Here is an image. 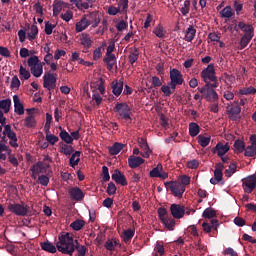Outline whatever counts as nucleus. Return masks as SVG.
<instances>
[{
	"mask_svg": "<svg viewBox=\"0 0 256 256\" xmlns=\"http://www.w3.org/2000/svg\"><path fill=\"white\" fill-rule=\"evenodd\" d=\"M57 250L64 255L73 256L75 249L78 251V255H85L87 253V247L85 245L75 246V240L73 234L65 233L58 237L56 244Z\"/></svg>",
	"mask_w": 256,
	"mask_h": 256,
	"instance_id": "1",
	"label": "nucleus"
},
{
	"mask_svg": "<svg viewBox=\"0 0 256 256\" xmlns=\"http://www.w3.org/2000/svg\"><path fill=\"white\" fill-rule=\"evenodd\" d=\"M217 87H219V83H208L202 88H198V91L201 93L202 99H206L209 103H216L219 101V94L215 91Z\"/></svg>",
	"mask_w": 256,
	"mask_h": 256,
	"instance_id": "2",
	"label": "nucleus"
},
{
	"mask_svg": "<svg viewBox=\"0 0 256 256\" xmlns=\"http://www.w3.org/2000/svg\"><path fill=\"white\" fill-rule=\"evenodd\" d=\"M114 113L118 115L119 119H123L124 121H132L131 115V107L125 102H117L113 108Z\"/></svg>",
	"mask_w": 256,
	"mask_h": 256,
	"instance_id": "3",
	"label": "nucleus"
},
{
	"mask_svg": "<svg viewBox=\"0 0 256 256\" xmlns=\"http://www.w3.org/2000/svg\"><path fill=\"white\" fill-rule=\"evenodd\" d=\"M200 76L203 79L205 85L208 83H219L217 81V76L215 75V66L213 64H209L207 68H205L200 73Z\"/></svg>",
	"mask_w": 256,
	"mask_h": 256,
	"instance_id": "4",
	"label": "nucleus"
},
{
	"mask_svg": "<svg viewBox=\"0 0 256 256\" xmlns=\"http://www.w3.org/2000/svg\"><path fill=\"white\" fill-rule=\"evenodd\" d=\"M7 209L10 213L17 215L18 217H26L29 213V206H24L18 203H9Z\"/></svg>",
	"mask_w": 256,
	"mask_h": 256,
	"instance_id": "5",
	"label": "nucleus"
},
{
	"mask_svg": "<svg viewBox=\"0 0 256 256\" xmlns=\"http://www.w3.org/2000/svg\"><path fill=\"white\" fill-rule=\"evenodd\" d=\"M226 113L231 121H237L239 119L238 116L241 113V106H239V102L234 101L228 104L226 107Z\"/></svg>",
	"mask_w": 256,
	"mask_h": 256,
	"instance_id": "6",
	"label": "nucleus"
},
{
	"mask_svg": "<svg viewBox=\"0 0 256 256\" xmlns=\"http://www.w3.org/2000/svg\"><path fill=\"white\" fill-rule=\"evenodd\" d=\"M57 87V77L51 72H47L43 76V88L48 91H53Z\"/></svg>",
	"mask_w": 256,
	"mask_h": 256,
	"instance_id": "7",
	"label": "nucleus"
},
{
	"mask_svg": "<svg viewBox=\"0 0 256 256\" xmlns=\"http://www.w3.org/2000/svg\"><path fill=\"white\" fill-rule=\"evenodd\" d=\"M68 195L71 201H76V203H81L85 199V193L77 186L69 188Z\"/></svg>",
	"mask_w": 256,
	"mask_h": 256,
	"instance_id": "8",
	"label": "nucleus"
},
{
	"mask_svg": "<svg viewBox=\"0 0 256 256\" xmlns=\"http://www.w3.org/2000/svg\"><path fill=\"white\" fill-rule=\"evenodd\" d=\"M242 187L245 193H253L256 187V175H250L242 179Z\"/></svg>",
	"mask_w": 256,
	"mask_h": 256,
	"instance_id": "9",
	"label": "nucleus"
},
{
	"mask_svg": "<svg viewBox=\"0 0 256 256\" xmlns=\"http://www.w3.org/2000/svg\"><path fill=\"white\" fill-rule=\"evenodd\" d=\"M3 135H6V137L10 139L9 145L11 147H14V149H17V147H19V144L17 143V134L13 130H11V125L7 124L6 126H4Z\"/></svg>",
	"mask_w": 256,
	"mask_h": 256,
	"instance_id": "10",
	"label": "nucleus"
},
{
	"mask_svg": "<svg viewBox=\"0 0 256 256\" xmlns=\"http://www.w3.org/2000/svg\"><path fill=\"white\" fill-rule=\"evenodd\" d=\"M168 185L174 197H178V199L183 197V194L185 193V186L178 184L177 182H168Z\"/></svg>",
	"mask_w": 256,
	"mask_h": 256,
	"instance_id": "11",
	"label": "nucleus"
},
{
	"mask_svg": "<svg viewBox=\"0 0 256 256\" xmlns=\"http://www.w3.org/2000/svg\"><path fill=\"white\" fill-rule=\"evenodd\" d=\"M170 213L174 219H183L185 216V207L179 204H172L170 206Z\"/></svg>",
	"mask_w": 256,
	"mask_h": 256,
	"instance_id": "12",
	"label": "nucleus"
},
{
	"mask_svg": "<svg viewBox=\"0 0 256 256\" xmlns=\"http://www.w3.org/2000/svg\"><path fill=\"white\" fill-rule=\"evenodd\" d=\"M138 145L142 149V152L140 153V155L142 157H144L145 159H149V157L151 156V153H153V151L151 150V148H149V144L147 143V139L140 138L138 140Z\"/></svg>",
	"mask_w": 256,
	"mask_h": 256,
	"instance_id": "13",
	"label": "nucleus"
},
{
	"mask_svg": "<svg viewBox=\"0 0 256 256\" xmlns=\"http://www.w3.org/2000/svg\"><path fill=\"white\" fill-rule=\"evenodd\" d=\"M35 108L27 109L28 117L24 119V125L28 129H33V127L37 126V120H35V116H33V112Z\"/></svg>",
	"mask_w": 256,
	"mask_h": 256,
	"instance_id": "14",
	"label": "nucleus"
},
{
	"mask_svg": "<svg viewBox=\"0 0 256 256\" xmlns=\"http://www.w3.org/2000/svg\"><path fill=\"white\" fill-rule=\"evenodd\" d=\"M112 180L117 183V185H122V187H126L127 185V178L119 169L114 170V173L112 174Z\"/></svg>",
	"mask_w": 256,
	"mask_h": 256,
	"instance_id": "15",
	"label": "nucleus"
},
{
	"mask_svg": "<svg viewBox=\"0 0 256 256\" xmlns=\"http://www.w3.org/2000/svg\"><path fill=\"white\" fill-rule=\"evenodd\" d=\"M238 29H240L244 33V36L255 37V28H253L251 24L239 22Z\"/></svg>",
	"mask_w": 256,
	"mask_h": 256,
	"instance_id": "16",
	"label": "nucleus"
},
{
	"mask_svg": "<svg viewBox=\"0 0 256 256\" xmlns=\"http://www.w3.org/2000/svg\"><path fill=\"white\" fill-rule=\"evenodd\" d=\"M229 144L223 145V143L219 142L216 146L212 149V153H216L218 157H223L226 153H229Z\"/></svg>",
	"mask_w": 256,
	"mask_h": 256,
	"instance_id": "17",
	"label": "nucleus"
},
{
	"mask_svg": "<svg viewBox=\"0 0 256 256\" xmlns=\"http://www.w3.org/2000/svg\"><path fill=\"white\" fill-rule=\"evenodd\" d=\"M170 81L183 85L185 80L183 79V74H181V71L174 68L170 70Z\"/></svg>",
	"mask_w": 256,
	"mask_h": 256,
	"instance_id": "18",
	"label": "nucleus"
},
{
	"mask_svg": "<svg viewBox=\"0 0 256 256\" xmlns=\"http://www.w3.org/2000/svg\"><path fill=\"white\" fill-rule=\"evenodd\" d=\"M145 163V159L139 156H130L128 158V165L130 169H137V167H141Z\"/></svg>",
	"mask_w": 256,
	"mask_h": 256,
	"instance_id": "19",
	"label": "nucleus"
},
{
	"mask_svg": "<svg viewBox=\"0 0 256 256\" xmlns=\"http://www.w3.org/2000/svg\"><path fill=\"white\" fill-rule=\"evenodd\" d=\"M13 101H14V112L17 115H25V107L23 106V103H21V99H19V95H14Z\"/></svg>",
	"mask_w": 256,
	"mask_h": 256,
	"instance_id": "20",
	"label": "nucleus"
},
{
	"mask_svg": "<svg viewBox=\"0 0 256 256\" xmlns=\"http://www.w3.org/2000/svg\"><path fill=\"white\" fill-rule=\"evenodd\" d=\"M80 43L84 47L83 53H87V49H91V45H93V41L91 40V36H89V34H87V33H82L81 34Z\"/></svg>",
	"mask_w": 256,
	"mask_h": 256,
	"instance_id": "21",
	"label": "nucleus"
},
{
	"mask_svg": "<svg viewBox=\"0 0 256 256\" xmlns=\"http://www.w3.org/2000/svg\"><path fill=\"white\" fill-rule=\"evenodd\" d=\"M112 92L115 97H119L123 93V80H114L111 84Z\"/></svg>",
	"mask_w": 256,
	"mask_h": 256,
	"instance_id": "22",
	"label": "nucleus"
},
{
	"mask_svg": "<svg viewBox=\"0 0 256 256\" xmlns=\"http://www.w3.org/2000/svg\"><path fill=\"white\" fill-rule=\"evenodd\" d=\"M11 148L5 143L0 142V161H7V155H11Z\"/></svg>",
	"mask_w": 256,
	"mask_h": 256,
	"instance_id": "23",
	"label": "nucleus"
},
{
	"mask_svg": "<svg viewBox=\"0 0 256 256\" xmlns=\"http://www.w3.org/2000/svg\"><path fill=\"white\" fill-rule=\"evenodd\" d=\"M195 35H197V30L194 25H190L185 31L184 40H186L187 43H191V41L195 39Z\"/></svg>",
	"mask_w": 256,
	"mask_h": 256,
	"instance_id": "24",
	"label": "nucleus"
},
{
	"mask_svg": "<svg viewBox=\"0 0 256 256\" xmlns=\"http://www.w3.org/2000/svg\"><path fill=\"white\" fill-rule=\"evenodd\" d=\"M210 223L211 224L204 222L202 224L203 231L205 233H209L211 231V229H214V231H217V228L219 227V220H217V219L210 220Z\"/></svg>",
	"mask_w": 256,
	"mask_h": 256,
	"instance_id": "25",
	"label": "nucleus"
},
{
	"mask_svg": "<svg viewBox=\"0 0 256 256\" xmlns=\"http://www.w3.org/2000/svg\"><path fill=\"white\" fill-rule=\"evenodd\" d=\"M91 25V21L87 19V17H82V19L76 23V33H81L82 31H85L87 27Z\"/></svg>",
	"mask_w": 256,
	"mask_h": 256,
	"instance_id": "26",
	"label": "nucleus"
},
{
	"mask_svg": "<svg viewBox=\"0 0 256 256\" xmlns=\"http://www.w3.org/2000/svg\"><path fill=\"white\" fill-rule=\"evenodd\" d=\"M40 247L42 251H46L47 253H57V246L53 245V243L49 242H41Z\"/></svg>",
	"mask_w": 256,
	"mask_h": 256,
	"instance_id": "27",
	"label": "nucleus"
},
{
	"mask_svg": "<svg viewBox=\"0 0 256 256\" xmlns=\"http://www.w3.org/2000/svg\"><path fill=\"white\" fill-rule=\"evenodd\" d=\"M60 129V138L62 139V141H64V143H66L67 145H71L73 143V137H71V135L67 132V130L63 129V127H59Z\"/></svg>",
	"mask_w": 256,
	"mask_h": 256,
	"instance_id": "28",
	"label": "nucleus"
},
{
	"mask_svg": "<svg viewBox=\"0 0 256 256\" xmlns=\"http://www.w3.org/2000/svg\"><path fill=\"white\" fill-rule=\"evenodd\" d=\"M32 167H34V169H36L40 173H47V170L49 169V167H51V165H49V163L47 162L39 161L32 165Z\"/></svg>",
	"mask_w": 256,
	"mask_h": 256,
	"instance_id": "29",
	"label": "nucleus"
},
{
	"mask_svg": "<svg viewBox=\"0 0 256 256\" xmlns=\"http://www.w3.org/2000/svg\"><path fill=\"white\" fill-rule=\"evenodd\" d=\"M123 147H125L124 144H121L119 142H115L110 148L109 153L110 155H119L121 151H123Z\"/></svg>",
	"mask_w": 256,
	"mask_h": 256,
	"instance_id": "30",
	"label": "nucleus"
},
{
	"mask_svg": "<svg viewBox=\"0 0 256 256\" xmlns=\"http://www.w3.org/2000/svg\"><path fill=\"white\" fill-rule=\"evenodd\" d=\"M162 225L168 229V231H174L175 230V220L171 217L164 218L161 220Z\"/></svg>",
	"mask_w": 256,
	"mask_h": 256,
	"instance_id": "31",
	"label": "nucleus"
},
{
	"mask_svg": "<svg viewBox=\"0 0 256 256\" xmlns=\"http://www.w3.org/2000/svg\"><path fill=\"white\" fill-rule=\"evenodd\" d=\"M201 128L199 127V124L195 122H191L189 124V135L190 137H197L198 134L200 133Z\"/></svg>",
	"mask_w": 256,
	"mask_h": 256,
	"instance_id": "32",
	"label": "nucleus"
},
{
	"mask_svg": "<svg viewBox=\"0 0 256 256\" xmlns=\"http://www.w3.org/2000/svg\"><path fill=\"white\" fill-rule=\"evenodd\" d=\"M80 157H81L80 151H76L75 153H73L69 160L70 167H73V168L77 167V165H79V161H81Z\"/></svg>",
	"mask_w": 256,
	"mask_h": 256,
	"instance_id": "33",
	"label": "nucleus"
},
{
	"mask_svg": "<svg viewBox=\"0 0 256 256\" xmlns=\"http://www.w3.org/2000/svg\"><path fill=\"white\" fill-rule=\"evenodd\" d=\"M37 35H39V28L37 25L33 24L30 27V32L27 34V39L29 41H35V39H37Z\"/></svg>",
	"mask_w": 256,
	"mask_h": 256,
	"instance_id": "34",
	"label": "nucleus"
},
{
	"mask_svg": "<svg viewBox=\"0 0 256 256\" xmlns=\"http://www.w3.org/2000/svg\"><path fill=\"white\" fill-rule=\"evenodd\" d=\"M43 65H45V63H40L30 68V71L34 77H41V75H43Z\"/></svg>",
	"mask_w": 256,
	"mask_h": 256,
	"instance_id": "35",
	"label": "nucleus"
},
{
	"mask_svg": "<svg viewBox=\"0 0 256 256\" xmlns=\"http://www.w3.org/2000/svg\"><path fill=\"white\" fill-rule=\"evenodd\" d=\"M253 39V36H245L243 35L240 39L239 42V49L243 50L247 47V45H249V43H251V40Z\"/></svg>",
	"mask_w": 256,
	"mask_h": 256,
	"instance_id": "36",
	"label": "nucleus"
},
{
	"mask_svg": "<svg viewBox=\"0 0 256 256\" xmlns=\"http://www.w3.org/2000/svg\"><path fill=\"white\" fill-rule=\"evenodd\" d=\"M220 15L224 19H231V17L234 15L233 8H231V6H226L223 10L220 11Z\"/></svg>",
	"mask_w": 256,
	"mask_h": 256,
	"instance_id": "37",
	"label": "nucleus"
},
{
	"mask_svg": "<svg viewBox=\"0 0 256 256\" xmlns=\"http://www.w3.org/2000/svg\"><path fill=\"white\" fill-rule=\"evenodd\" d=\"M0 109H3L4 113L11 111V99L7 98L0 101Z\"/></svg>",
	"mask_w": 256,
	"mask_h": 256,
	"instance_id": "38",
	"label": "nucleus"
},
{
	"mask_svg": "<svg viewBox=\"0 0 256 256\" xmlns=\"http://www.w3.org/2000/svg\"><path fill=\"white\" fill-rule=\"evenodd\" d=\"M233 147L236 153H243V151H245V142H243V140L238 139L234 142Z\"/></svg>",
	"mask_w": 256,
	"mask_h": 256,
	"instance_id": "39",
	"label": "nucleus"
},
{
	"mask_svg": "<svg viewBox=\"0 0 256 256\" xmlns=\"http://www.w3.org/2000/svg\"><path fill=\"white\" fill-rule=\"evenodd\" d=\"M122 237L125 243H129L133 239V237H135V231L127 229L126 231L123 232Z\"/></svg>",
	"mask_w": 256,
	"mask_h": 256,
	"instance_id": "40",
	"label": "nucleus"
},
{
	"mask_svg": "<svg viewBox=\"0 0 256 256\" xmlns=\"http://www.w3.org/2000/svg\"><path fill=\"white\" fill-rule=\"evenodd\" d=\"M256 93V88L253 86H249L247 88H241L238 91V95H255Z\"/></svg>",
	"mask_w": 256,
	"mask_h": 256,
	"instance_id": "41",
	"label": "nucleus"
},
{
	"mask_svg": "<svg viewBox=\"0 0 256 256\" xmlns=\"http://www.w3.org/2000/svg\"><path fill=\"white\" fill-rule=\"evenodd\" d=\"M70 227L74 230V231H81L82 227H85V221L77 219L74 222H72L70 224Z\"/></svg>",
	"mask_w": 256,
	"mask_h": 256,
	"instance_id": "42",
	"label": "nucleus"
},
{
	"mask_svg": "<svg viewBox=\"0 0 256 256\" xmlns=\"http://www.w3.org/2000/svg\"><path fill=\"white\" fill-rule=\"evenodd\" d=\"M198 143L201 147H207L209 143H211V136H203L199 135L198 136Z\"/></svg>",
	"mask_w": 256,
	"mask_h": 256,
	"instance_id": "43",
	"label": "nucleus"
},
{
	"mask_svg": "<svg viewBox=\"0 0 256 256\" xmlns=\"http://www.w3.org/2000/svg\"><path fill=\"white\" fill-rule=\"evenodd\" d=\"M234 173H237V164L231 163V164L229 165L228 169H226V170L224 171V175H225V177L229 178V177H232V175H233Z\"/></svg>",
	"mask_w": 256,
	"mask_h": 256,
	"instance_id": "44",
	"label": "nucleus"
},
{
	"mask_svg": "<svg viewBox=\"0 0 256 256\" xmlns=\"http://www.w3.org/2000/svg\"><path fill=\"white\" fill-rule=\"evenodd\" d=\"M217 212L213 210V208H206L202 214V217L204 219H213V217H216Z\"/></svg>",
	"mask_w": 256,
	"mask_h": 256,
	"instance_id": "45",
	"label": "nucleus"
},
{
	"mask_svg": "<svg viewBox=\"0 0 256 256\" xmlns=\"http://www.w3.org/2000/svg\"><path fill=\"white\" fill-rule=\"evenodd\" d=\"M161 171H163V165L158 164L157 167L150 171V177H161Z\"/></svg>",
	"mask_w": 256,
	"mask_h": 256,
	"instance_id": "46",
	"label": "nucleus"
},
{
	"mask_svg": "<svg viewBox=\"0 0 256 256\" xmlns=\"http://www.w3.org/2000/svg\"><path fill=\"white\" fill-rule=\"evenodd\" d=\"M46 141H48L50 145H55V143L59 141V137L51 134V130H49V132H46Z\"/></svg>",
	"mask_w": 256,
	"mask_h": 256,
	"instance_id": "47",
	"label": "nucleus"
},
{
	"mask_svg": "<svg viewBox=\"0 0 256 256\" xmlns=\"http://www.w3.org/2000/svg\"><path fill=\"white\" fill-rule=\"evenodd\" d=\"M52 121H53V115H51L50 113H46V123L44 125L45 133H49V130H51Z\"/></svg>",
	"mask_w": 256,
	"mask_h": 256,
	"instance_id": "48",
	"label": "nucleus"
},
{
	"mask_svg": "<svg viewBox=\"0 0 256 256\" xmlns=\"http://www.w3.org/2000/svg\"><path fill=\"white\" fill-rule=\"evenodd\" d=\"M191 9V1L186 0L184 1V7L180 8V13L185 17L188 15L189 11Z\"/></svg>",
	"mask_w": 256,
	"mask_h": 256,
	"instance_id": "49",
	"label": "nucleus"
},
{
	"mask_svg": "<svg viewBox=\"0 0 256 256\" xmlns=\"http://www.w3.org/2000/svg\"><path fill=\"white\" fill-rule=\"evenodd\" d=\"M154 35L158 37L159 39H163L165 37V30L163 29V26L158 25L154 30H153Z\"/></svg>",
	"mask_w": 256,
	"mask_h": 256,
	"instance_id": "50",
	"label": "nucleus"
},
{
	"mask_svg": "<svg viewBox=\"0 0 256 256\" xmlns=\"http://www.w3.org/2000/svg\"><path fill=\"white\" fill-rule=\"evenodd\" d=\"M19 73H20V79H24L25 81H27V79L31 77V72H29L23 66H20Z\"/></svg>",
	"mask_w": 256,
	"mask_h": 256,
	"instance_id": "51",
	"label": "nucleus"
},
{
	"mask_svg": "<svg viewBox=\"0 0 256 256\" xmlns=\"http://www.w3.org/2000/svg\"><path fill=\"white\" fill-rule=\"evenodd\" d=\"M74 151L73 146L67 144H62L61 146V153L64 155H71Z\"/></svg>",
	"mask_w": 256,
	"mask_h": 256,
	"instance_id": "52",
	"label": "nucleus"
},
{
	"mask_svg": "<svg viewBox=\"0 0 256 256\" xmlns=\"http://www.w3.org/2000/svg\"><path fill=\"white\" fill-rule=\"evenodd\" d=\"M244 155L245 157H255L256 154V148L255 146H247V148H244Z\"/></svg>",
	"mask_w": 256,
	"mask_h": 256,
	"instance_id": "53",
	"label": "nucleus"
},
{
	"mask_svg": "<svg viewBox=\"0 0 256 256\" xmlns=\"http://www.w3.org/2000/svg\"><path fill=\"white\" fill-rule=\"evenodd\" d=\"M27 63H28V67H30V69L33 68V67H36L37 65L40 64V63H39V57H37V56H31V57L28 59Z\"/></svg>",
	"mask_w": 256,
	"mask_h": 256,
	"instance_id": "54",
	"label": "nucleus"
},
{
	"mask_svg": "<svg viewBox=\"0 0 256 256\" xmlns=\"http://www.w3.org/2000/svg\"><path fill=\"white\" fill-rule=\"evenodd\" d=\"M102 174H103L102 181L104 183H107V181L111 180V176L109 175V168L107 166L102 167Z\"/></svg>",
	"mask_w": 256,
	"mask_h": 256,
	"instance_id": "55",
	"label": "nucleus"
},
{
	"mask_svg": "<svg viewBox=\"0 0 256 256\" xmlns=\"http://www.w3.org/2000/svg\"><path fill=\"white\" fill-rule=\"evenodd\" d=\"M158 216L160 221H163V219H167L169 217V212H167L166 208L161 207L158 209Z\"/></svg>",
	"mask_w": 256,
	"mask_h": 256,
	"instance_id": "56",
	"label": "nucleus"
},
{
	"mask_svg": "<svg viewBox=\"0 0 256 256\" xmlns=\"http://www.w3.org/2000/svg\"><path fill=\"white\" fill-rule=\"evenodd\" d=\"M106 193L108 195H115V193H117V186H115L114 182L108 183V187H107Z\"/></svg>",
	"mask_w": 256,
	"mask_h": 256,
	"instance_id": "57",
	"label": "nucleus"
},
{
	"mask_svg": "<svg viewBox=\"0 0 256 256\" xmlns=\"http://www.w3.org/2000/svg\"><path fill=\"white\" fill-rule=\"evenodd\" d=\"M10 87L11 89H19L21 87V81L17 75L13 76Z\"/></svg>",
	"mask_w": 256,
	"mask_h": 256,
	"instance_id": "58",
	"label": "nucleus"
},
{
	"mask_svg": "<svg viewBox=\"0 0 256 256\" xmlns=\"http://www.w3.org/2000/svg\"><path fill=\"white\" fill-rule=\"evenodd\" d=\"M38 183L40 184V185H42V187H47V185H49V178H48V176L47 175H40L39 177H38Z\"/></svg>",
	"mask_w": 256,
	"mask_h": 256,
	"instance_id": "59",
	"label": "nucleus"
},
{
	"mask_svg": "<svg viewBox=\"0 0 256 256\" xmlns=\"http://www.w3.org/2000/svg\"><path fill=\"white\" fill-rule=\"evenodd\" d=\"M61 19H63V21H66V23H69L71 19H73V11L67 10L66 13L61 14Z\"/></svg>",
	"mask_w": 256,
	"mask_h": 256,
	"instance_id": "60",
	"label": "nucleus"
},
{
	"mask_svg": "<svg viewBox=\"0 0 256 256\" xmlns=\"http://www.w3.org/2000/svg\"><path fill=\"white\" fill-rule=\"evenodd\" d=\"M139 59V53L136 52H132L130 53V55L128 56V61L131 65H134L135 62Z\"/></svg>",
	"mask_w": 256,
	"mask_h": 256,
	"instance_id": "61",
	"label": "nucleus"
},
{
	"mask_svg": "<svg viewBox=\"0 0 256 256\" xmlns=\"http://www.w3.org/2000/svg\"><path fill=\"white\" fill-rule=\"evenodd\" d=\"M53 29H55V25H53V24L49 23V21H47L45 23V29H44L45 34L51 35L53 33Z\"/></svg>",
	"mask_w": 256,
	"mask_h": 256,
	"instance_id": "62",
	"label": "nucleus"
},
{
	"mask_svg": "<svg viewBox=\"0 0 256 256\" xmlns=\"http://www.w3.org/2000/svg\"><path fill=\"white\" fill-rule=\"evenodd\" d=\"M234 225H237V227H245L246 221L238 216L234 218Z\"/></svg>",
	"mask_w": 256,
	"mask_h": 256,
	"instance_id": "63",
	"label": "nucleus"
},
{
	"mask_svg": "<svg viewBox=\"0 0 256 256\" xmlns=\"http://www.w3.org/2000/svg\"><path fill=\"white\" fill-rule=\"evenodd\" d=\"M188 169H197L199 167V161L193 159L187 162Z\"/></svg>",
	"mask_w": 256,
	"mask_h": 256,
	"instance_id": "64",
	"label": "nucleus"
}]
</instances>
